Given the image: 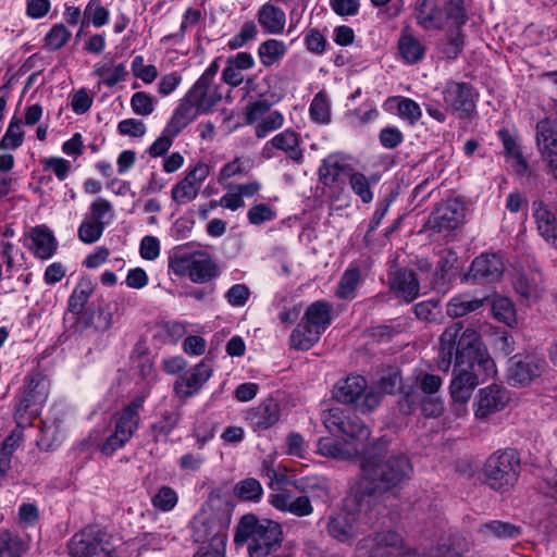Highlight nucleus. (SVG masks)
<instances>
[{"mask_svg":"<svg viewBox=\"0 0 557 557\" xmlns=\"http://www.w3.org/2000/svg\"><path fill=\"white\" fill-rule=\"evenodd\" d=\"M443 97L447 110L460 119L470 117L475 110V94L467 83L448 82L443 90Z\"/></svg>","mask_w":557,"mask_h":557,"instance_id":"nucleus-17","label":"nucleus"},{"mask_svg":"<svg viewBox=\"0 0 557 557\" xmlns=\"http://www.w3.org/2000/svg\"><path fill=\"white\" fill-rule=\"evenodd\" d=\"M320 182L327 189V194L334 198H338L344 190L345 166L334 158H327L319 168Z\"/></svg>","mask_w":557,"mask_h":557,"instance_id":"nucleus-28","label":"nucleus"},{"mask_svg":"<svg viewBox=\"0 0 557 557\" xmlns=\"http://www.w3.org/2000/svg\"><path fill=\"white\" fill-rule=\"evenodd\" d=\"M414 17L424 30H441L448 25L459 28L467 21L463 0H447L444 7L434 0H417Z\"/></svg>","mask_w":557,"mask_h":557,"instance_id":"nucleus-5","label":"nucleus"},{"mask_svg":"<svg viewBox=\"0 0 557 557\" xmlns=\"http://www.w3.org/2000/svg\"><path fill=\"white\" fill-rule=\"evenodd\" d=\"M198 114V110L183 98L164 128L168 134L177 136Z\"/></svg>","mask_w":557,"mask_h":557,"instance_id":"nucleus-38","label":"nucleus"},{"mask_svg":"<svg viewBox=\"0 0 557 557\" xmlns=\"http://www.w3.org/2000/svg\"><path fill=\"white\" fill-rule=\"evenodd\" d=\"M479 531L484 537L508 539L519 534L516 525L497 520L481 525Z\"/></svg>","mask_w":557,"mask_h":557,"instance_id":"nucleus-55","label":"nucleus"},{"mask_svg":"<svg viewBox=\"0 0 557 557\" xmlns=\"http://www.w3.org/2000/svg\"><path fill=\"white\" fill-rule=\"evenodd\" d=\"M332 322V307L325 301L311 304L297 327L289 336V345L294 349H310L330 326Z\"/></svg>","mask_w":557,"mask_h":557,"instance_id":"nucleus-6","label":"nucleus"},{"mask_svg":"<svg viewBox=\"0 0 557 557\" xmlns=\"http://www.w3.org/2000/svg\"><path fill=\"white\" fill-rule=\"evenodd\" d=\"M318 453L324 457L337 460L360 458L369 454V443L359 444L356 441H337L331 437L321 438L318 442Z\"/></svg>","mask_w":557,"mask_h":557,"instance_id":"nucleus-19","label":"nucleus"},{"mask_svg":"<svg viewBox=\"0 0 557 557\" xmlns=\"http://www.w3.org/2000/svg\"><path fill=\"white\" fill-rule=\"evenodd\" d=\"M310 117L319 124H329L331 121V103L324 91H319L312 99L309 107Z\"/></svg>","mask_w":557,"mask_h":557,"instance_id":"nucleus-50","label":"nucleus"},{"mask_svg":"<svg viewBox=\"0 0 557 557\" xmlns=\"http://www.w3.org/2000/svg\"><path fill=\"white\" fill-rule=\"evenodd\" d=\"M22 442V432L13 431L0 447V480L11 470V458Z\"/></svg>","mask_w":557,"mask_h":557,"instance_id":"nucleus-47","label":"nucleus"},{"mask_svg":"<svg viewBox=\"0 0 557 557\" xmlns=\"http://www.w3.org/2000/svg\"><path fill=\"white\" fill-rule=\"evenodd\" d=\"M104 226L90 220L85 215L84 221L78 227V238L85 244L96 243L102 235Z\"/></svg>","mask_w":557,"mask_h":557,"instance_id":"nucleus-60","label":"nucleus"},{"mask_svg":"<svg viewBox=\"0 0 557 557\" xmlns=\"http://www.w3.org/2000/svg\"><path fill=\"white\" fill-rule=\"evenodd\" d=\"M273 148L283 151L289 159L297 163L302 161L304 154L300 148V137L292 129H284L269 140L263 147V154L267 158L273 157L271 152Z\"/></svg>","mask_w":557,"mask_h":557,"instance_id":"nucleus-27","label":"nucleus"},{"mask_svg":"<svg viewBox=\"0 0 557 557\" xmlns=\"http://www.w3.org/2000/svg\"><path fill=\"white\" fill-rule=\"evenodd\" d=\"M234 493L242 500L259 502L263 494V488L258 480L247 478L236 483Z\"/></svg>","mask_w":557,"mask_h":557,"instance_id":"nucleus-53","label":"nucleus"},{"mask_svg":"<svg viewBox=\"0 0 557 557\" xmlns=\"http://www.w3.org/2000/svg\"><path fill=\"white\" fill-rule=\"evenodd\" d=\"M203 20V13L195 8H187L183 14L181 26L177 33L168 35L162 38L163 42L173 40L175 44H180L184 40L186 32L198 25Z\"/></svg>","mask_w":557,"mask_h":557,"instance_id":"nucleus-48","label":"nucleus"},{"mask_svg":"<svg viewBox=\"0 0 557 557\" xmlns=\"http://www.w3.org/2000/svg\"><path fill=\"white\" fill-rule=\"evenodd\" d=\"M67 550L71 557H116L109 536L96 527L75 533L67 543Z\"/></svg>","mask_w":557,"mask_h":557,"instance_id":"nucleus-12","label":"nucleus"},{"mask_svg":"<svg viewBox=\"0 0 557 557\" xmlns=\"http://www.w3.org/2000/svg\"><path fill=\"white\" fill-rule=\"evenodd\" d=\"M269 502L274 508L297 517H306L313 512V507L308 496L294 497L287 491L272 494Z\"/></svg>","mask_w":557,"mask_h":557,"instance_id":"nucleus-29","label":"nucleus"},{"mask_svg":"<svg viewBox=\"0 0 557 557\" xmlns=\"http://www.w3.org/2000/svg\"><path fill=\"white\" fill-rule=\"evenodd\" d=\"M25 548L21 539L9 531L0 533V557H22Z\"/></svg>","mask_w":557,"mask_h":557,"instance_id":"nucleus-56","label":"nucleus"},{"mask_svg":"<svg viewBox=\"0 0 557 557\" xmlns=\"http://www.w3.org/2000/svg\"><path fill=\"white\" fill-rule=\"evenodd\" d=\"M95 285L89 278L79 281L69 299V308L73 313H79L94 292Z\"/></svg>","mask_w":557,"mask_h":557,"instance_id":"nucleus-51","label":"nucleus"},{"mask_svg":"<svg viewBox=\"0 0 557 557\" xmlns=\"http://www.w3.org/2000/svg\"><path fill=\"white\" fill-rule=\"evenodd\" d=\"M92 74L100 78V84L113 87L124 82L128 75L124 63H114L112 60H104L95 64Z\"/></svg>","mask_w":557,"mask_h":557,"instance_id":"nucleus-36","label":"nucleus"},{"mask_svg":"<svg viewBox=\"0 0 557 557\" xmlns=\"http://www.w3.org/2000/svg\"><path fill=\"white\" fill-rule=\"evenodd\" d=\"M359 281L360 272L358 269L346 270L338 282L336 295L343 299L354 298Z\"/></svg>","mask_w":557,"mask_h":557,"instance_id":"nucleus-58","label":"nucleus"},{"mask_svg":"<svg viewBox=\"0 0 557 557\" xmlns=\"http://www.w3.org/2000/svg\"><path fill=\"white\" fill-rule=\"evenodd\" d=\"M463 219V205L457 199H448L433 212L429 223L437 232H449L457 228Z\"/></svg>","mask_w":557,"mask_h":557,"instance_id":"nucleus-22","label":"nucleus"},{"mask_svg":"<svg viewBox=\"0 0 557 557\" xmlns=\"http://www.w3.org/2000/svg\"><path fill=\"white\" fill-rule=\"evenodd\" d=\"M498 137L503 143L506 157L512 161L519 173H524L528 170V163L522 157L516 138L507 129H499Z\"/></svg>","mask_w":557,"mask_h":557,"instance_id":"nucleus-41","label":"nucleus"},{"mask_svg":"<svg viewBox=\"0 0 557 557\" xmlns=\"http://www.w3.org/2000/svg\"><path fill=\"white\" fill-rule=\"evenodd\" d=\"M210 173L209 165L203 162H198L195 165L188 168L185 173L183 182L195 187L197 190H200L203 182L208 177Z\"/></svg>","mask_w":557,"mask_h":557,"instance_id":"nucleus-63","label":"nucleus"},{"mask_svg":"<svg viewBox=\"0 0 557 557\" xmlns=\"http://www.w3.org/2000/svg\"><path fill=\"white\" fill-rule=\"evenodd\" d=\"M256 17L265 34H283L286 26V14L282 8L268 1L258 9Z\"/></svg>","mask_w":557,"mask_h":557,"instance_id":"nucleus-30","label":"nucleus"},{"mask_svg":"<svg viewBox=\"0 0 557 557\" xmlns=\"http://www.w3.org/2000/svg\"><path fill=\"white\" fill-rule=\"evenodd\" d=\"M398 539H399V543L397 544V548L399 549V555L397 556H388V554H384V549L382 550V556L383 557H459L458 556V553L450 548V547H447L445 545L443 546H440L433 550H431L429 554L426 555H423V556H418L416 555L414 552H411V550H406L403 546V541H401V537L398 535Z\"/></svg>","mask_w":557,"mask_h":557,"instance_id":"nucleus-62","label":"nucleus"},{"mask_svg":"<svg viewBox=\"0 0 557 557\" xmlns=\"http://www.w3.org/2000/svg\"><path fill=\"white\" fill-rule=\"evenodd\" d=\"M247 419L255 430H267L273 426L280 420L278 403L273 398L264 400L248 412Z\"/></svg>","mask_w":557,"mask_h":557,"instance_id":"nucleus-32","label":"nucleus"},{"mask_svg":"<svg viewBox=\"0 0 557 557\" xmlns=\"http://www.w3.org/2000/svg\"><path fill=\"white\" fill-rule=\"evenodd\" d=\"M504 269L500 256L482 253L472 261L468 277L478 283L495 282L500 278Z\"/></svg>","mask_w":557,"mask_h":557,"instance_id":"nucleus-24","label":"nucleus"},{"mask_svg":"<svg viewBox=\"0 0 557 557\" xmlns=\"http://www.w3.org/2000/svg\"><path fill=\"white\" fill-rule=\"evenodd\" d=\"M354 499L351 503L356 505L357 512H352L348 510L349 502L346 504L345 510L336 513L331 517L327 522V532L329 534L337 540L338 542L349 543L356 536H358L363 531L362 520L364 517L369 515V511L374 506L369 503L364 505L362 508L359 504V498L356 496V491H352Z\"/></svg>","mask_w":557,"mask_h":557,"instance_id":"nucleus-13","label":"nucleus"},{"mask_svg":"<svg viewBox=\"0 0 557 557\" xmlns=\"http://www.w3.org/2000/svg\"><path fill=\"white\" fill-rule=\"evenodd\" d=\"M131 108L137 115H149L154 110V99L145 91H136L131 97Z\"/></svg>","mask_w":557,"mask_h":557,"instance_id":"nucleus-64","label":"nucleus"},{"mask_svg":"<svg viewBox=\"0 0 557 557\" xmlns=\"http://www.w3.org/2000/svg\"><path fill=\"white\" fill-rule=\"evenodd\" d=\"M440 343L442 369H447L455 357L456 366L449 391L453 400L459 405L458 410L466 411L474 388L496 374V364L479 333L472 329L463 330L460 322L448 326L441 335Z\"/></svg>","mask_w":557,"mask_h":557,"instance_id":"nucleus-1","label":"nucleus"},{"mask_svg":"<svg viewBox=\"0 0 557 557\" xmlns=\"http://www.w3.org/2000/svg\"><path fill=\"white\" fill-rule=\"evenodd\" d=\"M0 282L10 280L23 265L24 252L10 242L1 240Z\"/></svg>","mask_w":557,"mask_h":557,"instance_id":"nucleus-33","label":"nucleus"},{"mask_svg":"<svg viewBox=\"0 0 557 557\" xmlns=\"http://www.w3.org/2000/svg\"><path fill=\"white\" fill-rule=\"evenodd\" d=\"M294 486L301 493L311 494L323 502L330 498V484L323 476L307 475L295 480Z\"/></svg>","mask_w":557,"mask_h":557,"instance_id":"nucleus-40","label":"nucleus"},{"mask_svg":"<svg viewBox=\"0 0 557 557\" xmlns=\"http://www.w3.org/2000/svg\"><path fill=\"white\" fill-rule=\"evenodd\" d=\"M178 502L177 493L170 486H161L151 497V504L160 511H171Z\"/></svg>","mask_w":557,"mask_h":557,"instance_id":"nucleus-57","label":"nucleus"},{"mask_svg":"<svg viewBox=\"0 0 557 557\" xmlns=\"http://www.w3.org/2000/svg\"><path fill=\"white\" fill-rule=\"evenodd\" d=\"M509 398L508 391L497 384H491L479 389L474 403L475 417L482 419L503 410Z\"/></svg>","mask_w":557,"mask_h":557,"instance_id":"nucleus-21","label":"nucleus"},{"mask_svg":"<svg viewBox=\"0 0 557 557\" xmlns=\"http://www.w3.org/2000/svg\"><path fill=\"white\" fill-rule=\"evenodd\" d=\"M494 317L508 326L517 323L516 308L512 300L508 297L496 296L492 302Z\"/></svg>","mask_w":557,"mask_h":557,"instance_id":"nucleus-49","label":"nucleus"},{"mask_svg":"<svg viewBox=\"0 0 557 557\" xmlns=\"http://www.w3.org/2000/svg\"><path fill=\"white\" fill-rule=\"evenodd\" d=\"M398 50L405 63L414 64L424 58L426 48L419 38L404 30L398 40Z\"/></svg>","mask_w":557,"mask_h":557,"instance_id":"nucleus-39","label":"nucleus"},{"mask_svg":"<svg viewBox=\"0 0 557 557\" xmlns=\"http://www.w3.org/2000/svg\"><path fill=\"white\" fill-rule=\"evenodd\" d=\"M213 369L207 360L197 363L189 371L178 376L174 383L175 394L180 398H188L200 392L212 376Z\"/></svg>","mask_w":557,"mask_h":557,"instance_id":"nucleus-18","label":"nucleus"},{"mask_svg":"<svg viewBox=\"0 0 557 557\" xmlns=\"http://www.w3.org/2000/svg\"><path fill=\"white\" fill-rule=\"evenodd\" d=\"M536 145L542 158L557 152V121L552 119L541 120L536 124Z\"/></svg>","mask_w":557,"mask_h":557,"instance_id":"nucleus-34","label":"nucleus"},{"mask_svg":"<svg viewBox=\"0 0 557 557\" xmlns=\"http://www.w3.org/2000/svg\"><path fill=\"white\" fill-rule=\"evenodd\" d=\"M532 216L540 236L557 249V214L542 200H535L532 203Z\"/></svg>","mask_w":557,"mask_h":557,"instance_id":"nucleus-26","label":"nucleus"},{"mask_svg":"<svg viewBox=\"0 0 557 557\" xmlns=\"http://www.w3.org/2000/svg\"><path fill=\"white\" fill-rule=\"evenodd\" d=\"M27 238L30 244L28 248L33 250L36 257L49 259L57 249V242L52 232L45 225H38L29 230Z\"/></svg>","mask_w":557,"mask_h":557,"instance_id":"nucleus-31","label":"nucleus"},{"mask_svg":"<svg viewBox=\"0 0 557 557\" xmlns=\"http://www.w3.org/2000/svg\"><path fill=\"white\" fill-rule=\"evenodd\" d=\"M258 27L253 21H246L239 32L235 34L227 41V48L230 50H238L240 48L246 47L249 42L257 39L258 36Z\"/></svg>","mask_w":557,"mask_h":557,"instance_id":"nucleus-54","label":"nucleus"},{"mask_svg":"<svg viewBox=\"0 0 557 557\" xmlns=\"http://www.w3.org/2000/svg\"><path fill=\"white\" fill-rule=\"evenodd\" d=\"M282 534L277 522L245 515L236 528L235 542H247L250 557H264L281 545Z\"/></svg>","mask_w":557,"mask_h":557,"instance_id":"nucleus-4","label":"nucleus"},{"mask_svg":"<svg viewBox=\"0 0 557 557\" xmlns=\"http://www.w3.org/2000/svg\"><path fill=\"white\" fill-rule=\"evenodd\" d=\"M131 70L136 78L145 84H151L158 77V70L153 64H146L143 55H136L132 60Z\"/></svg>","mask_w":557,"mask_h":557,"instance_id":"nucleus-59","label":"nucleus"},{"mask_svg":"<svg viewBox=\"0 0 557 557\" xmlns=\"http://www.w3.org/2000/svg\"><path fill=\"white\" fill-rule=\"evenodd\" d=\"M348 180L351 190L363 203H369L373 200L374 195L372 191V185L376 184V177H368L361 172L354 171L348 174Z\"/></svg>","mask_w":557,"mask_h":557,"instance_id":"nucleus-43","label":"nucleus"},{"mask_svg":"<svg viewBox=\"0 0 557 557\" xmlns=\"http://www.w3.org/2000/svg\"><path fill=\"white\" fill-rule=\"evenodd\" d=\"M287 51L288 46L283 40L269 38L259 44L257 55L264 67H272L281 63Z\"/></svg>","mask_w":557,"mask_h":557,"instance_id":"nucleus-35","label":"nucleus"},{"mask_svg":"<svg viewBox=\"0 0 557 557\" xmlns=\"http://www.w3.org/2000/svg\"><path fill=\"white\" fill-rule=\"evenodd\" d=\"M519 469L520 459L515 449L497 451L486 460L485 480L492 488L504 490L517 482Z\"/></svg>","mask_w":557,"mask_h":557,"instance_id":"nucleus-11","label":"nucleus"},{"mask_svg":"<svg viewBox=\"0 0 557 557\" xmlns=\"http://www.w3.org/2000/svg\"><path fill=\"white\" fill-rule=\"evenodd\" d=\"M25 133L22 128V121L13 116L4 135L0 140V151H13L20 148L24 143Z\"/></svg>","mask_w":557,"mask_h":557,"instance_id":"nucleus-44","label":"nucleus"},{"mask_svg":"<svg viewBox=\"0 0 557 557\" xmlns=\"http://www.w3.org/2000/svg\"><path fill=\"white\" fill-rule=\"evenodd\" d=\"M482 306L483 299L463 294L455 296L449 300L446 312L451 318H459L480 309Z\"/></svg>","mask_w":557,"mask_h":557,"instance_id":"nucleus-42","label":"nucleus"},{"mask_svg":"<svg viewBox=\"0 0 557 557\" xmlns=\"http://www.w3.org/2000/svg\"><path fill=\"white\" fill-rule=\"evenodd\" d=\"M145 403L144 396L135 397L121 411L116 412L102 436L94 435L92 444L104 455H112L123 448L134 436L140 422V410Z\"/></svg>","mask_w":557,"mask_h":557,"instance_id":"nucleus-3","label":"nucleus"},{"mask_svg":"<svg viewBox=\"0 0 557 557\" xmlns=\"http://www.w3.org/2000/svg\"><path fill=\"white\" fill-rule=\"evenodd\" d=\"M398 534L393 531H385L373 536L362 539L357 546L356 557H383L382 550L388 556H398Z\"/></svg>","mask_w":557,"mask_h":557,"instance_id":"nucleus-20","label":"nucleus"},{"mask_svg":"<svg viewBox=\"0 0 557 557\" xmlns=\"http://www.w3.org/2000/svg\"><path fill=\"white\" fill-rule=\"evenodd\" d=\"M334 398L347 405H354L360 412H370L381 403L376 388L369 387L361 375H348L339 380L333 388Z\"/></svg>","mask_w":557,"mask_h":557,"instance_id":"nucleus-9","label":"nucleus"},{"mask_svg":"<svg viewBox=\"0 0 557 557\" xmlns=\"http://www.w3.org/2000/svg\"><path fill=\"white\" fill-rule=\"evenodd\" d=\"M247 124H255V134L264 138L270 133L280 129L285 122L284 115L276 110H270V103L264 100L252 102L246 111Z\"/></svg>","mask_w":557,"mask_h":557,"instance_id":"nucleus-14","label":"nucleus"},{"mask_svg":"<svg viewBox=\"0 0 557 557\" xmlns=\"http://www.w3.org/2000/svg\"><path fill=\"white\" fill-rule=\"evenodd\" d=\"M49 396V382L40 373L27 375L23 391L17 398L15 420L18 425L37 417Z\"/></svg>","mask_w":557,"mask_h":557,"instance_id":"nucleus-10","label":"nucleus"},{"mask_svg":"<svg viewBox=\"0 0 557 557\" xmlns=\"http://www.w3.org/2000/svg\"><path fill=\"white\" fill-rule=\"evenodd\" d=\"M512 286L528 305L537 302L545 294L544 280L537 270L517 272Z\"/></svg>","mask_w":557,"mask_h":557,"instance_id":"nucleus-23","label":"nucleus"},{"mask_svg":"<svg viewBox=\"0 0 557 557\" xmlns=\"http://www.w3.org/2000/svg\"><path fill=\"white\" fill-rule=\"evenodd\" d=\"M396 103L398 115L407 120L410 124L417 123L422 116V111L418 102L406 97H389L385 106L391 107Z\"/></svg>","mask_w":557,"mask_h":557,"instance_id":"nucleus-46","label":"nucleus"},{"mask_svg":"<svg viewBox=\"0 0 557 557\" xmlns=\"http://www.w3.org/2000/svg\"><path fill=\"white\" fill-rule=\"evenodd\" d=\"M110 11L101 4V0H90L83 14L82 26L91 24L100 28L109 23Z\"/></svg>","mask_w":557,"mask_h":557,"instance_id":"nucleus-45","label":"nucleus"},{"mask_svg":"<svg viewBox=\"0 0 557 557\" xmlns=\"http://www.w3.org/2000/svg\"><path fill=\"white\" fill-rule=\"evenodd\" d=\"M86 216L106 227V225L110 224L114 218L112 203L109 200L99 197L91 202L90 211Z\"/></svg>","mask_w":557,"mask_h":557,"instance_id":"nucleus-52","label":"nucleus"},{"mask_svg":"<svg viewBox=\"0 0 557 557\" xmlns=\"http://www.w3.org/2000/svg\"><path fill=\"white\" fill-rule=\"evenodd\" d=\"M392 288L406 301H412L419 296V282L411 270H398L392 278Z\"/></svg>","mask_w":557,"mask_h":557,"instance_id":"nucleus-37","label":"nucleus"},{"mask_svg":"<svg viewBox=\"0 0 557 557\" xmlns=\"http://www.w3.org/2000/svg\"><path fill=\"white\" fill-rule=\"evenodd\" d=\"M362 475L352 486L361 508L369 503L374 506L383 500L385 492L409 480L412 467L404 456H392L376 462L370 453L361 461Z\"/></svg>","mask_w":557,"mask_h":557,"instance_id":"nucleus-2","label":"nucleus"},{"mask_svg":"<svg viewBox=\"0 0 557 557\" xmlns=\"http://www.w3.org/2000/svg\"><path fill=\"white\" fill-rule=\"evenodd\" d=\"M547 363L537 355L515 356L509 360L508 381L512 386H524L540 377Z\"/></svg>","mask_w":557,"mask_h":557,"instance_id":"nucleus-16","label":"nucleus"},{"mask_svg":"<svg viewBox=\"0 0 557 557\" xmlns=\"http://www.w3.org/2000/svg\"><path fill=\"white\" fill-rule=\"evenodd\" d=\"M184 98L202 114L211 111L221 101L222 95L214 83L197 79Z\"/></svg>","mask_w":557,"mask_h":557,"instance_id":"nucleus-25","label":"nucleus"},{"mask_svg":"<svg viewBox=\"0 0 557 557\" xmlns=\"http://www.w3.org/2000/svg\"><path fill=\"white\" fill-rule=\"evenodd\" d=\"M323 423L330 432H341L346 434L351 441L359 444L368 442L370 431L368 426L358 418L349 419L343 409L334 407L325 411L322 416Z\"/></svg>","mask_w":557,"mask_h":557,"instance_id":"nucleus-15","label":"nucleus"},{"mask_svg":"<svg viewBox=\"0 0 557 557\" xmlns=\"http://www.w3.org/2000/svg\"><path fill=\"white\" fill-rule=\"evenodd\" d=\"M230 524L228 513L202 510L191 522L194 541L207 544L208 549L225 550Z\"/></svg>","mask_w":557,"mask_h":557,"instance_id":"nucleus-8","label":"nucleus"},{"mask_svg":"<svg viewBox=\"0 0 557 557\" xmlns=\"http://www.w3.org/2000/svg\"><path fill=\"white\" fill-rule=\"evenodd\" d=\"M169 268L176 275H188L194 283L202 284L216 275V267L203 251L175 247L169 258Z\"/></svg>","mask_w":557,"mask_h":557,"instance_id":"nucleus-7","label":"nucleus"},{"mask_svg":"<svg viewBox=\"0 0 557 557\" xmlns=\"http://www.w3.org/2000/svg\"><path fill=\"white\" fill-rule=\"evenodd\" d=\"M72 34L64 24L59 23L51 27L46 35V44L52 50H59L70 40Z\"/></svg>","mask_w":557,"mask_h":557,"instance_id":"nucleus-61","label":"nucleus"}]
</instances>
